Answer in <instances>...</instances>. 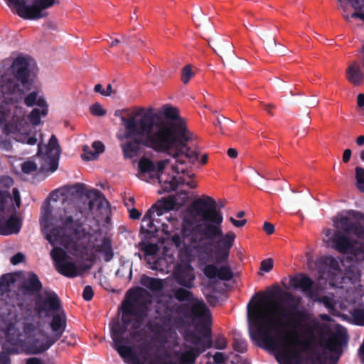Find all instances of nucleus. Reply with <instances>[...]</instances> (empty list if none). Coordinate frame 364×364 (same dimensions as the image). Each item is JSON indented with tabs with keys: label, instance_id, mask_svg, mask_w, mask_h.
Returning <instances> with one entry per match:
<instances>
[{
	"label": "nucleus",
	"instance_id": "nucleus-62",
	"mask_svg": "<svg viewBox=\"0 0 364 364\" xmlns=\"http://www.w3.org/2000/svg\"><path fill=\"white\" fill-rule=\"evenodd\" d=\"M363 0H359L358 1V6L355 9H358V8H360L361 6V2H363Z\"/></svg>",
	"mask_w": 364,
	"mask_h": 364
},
{
	"label": "nucleus",
	"instance_id": "nucleus-5",
	"mask_svg": "<svg viewBox=\"0 0 364 364\" xmlns=\"http://www.w3.org/2000/svg\"><path fill=\"white\" fill-rule=\"evenodd\" d=\"M70 187H63L53 192L51 198L55 203L52 210H44L41 218V226L46 239L53 245H62L66 249L68 243L77 240L83 232L78 228V210L73 201L68 200Z\"/></svg>",
	"mask_w": 364,
	"mask_h": 364
},
{
	"label": "nucleus",
	"instance_id": "nucleus-51",
	"mask_svg": "<svg viewBox=\"0 0 364 364\" xmlns=\"http://www.w3.org/2000/svg\"><path fill=\"white\" fill-rule=\"evenodd\" d=\"M26 364H42V363L38 358H30L26 360Z\"/></svg>",
	"mask_w": 364,
	"mask_h": 364
},
{
	"label": "nucleus",
	"instance_id": "nucleus-39",
	"mask_svg": "<svg viewBox=\"0 0 364 364\" xmlns=\"http://www.w3.org/2000/svg\"><path fill=\"white\" fill-rule=\"evenodd\" d=\"M263 230L269 235L274 232V225L269 222H264L263 224Z\"/></svg>",
	"mask_w": 364,
	"mask_h": 364
},
{
	"label": "nucleus",
	"instance_id": "nucleus-55",
	"mask_svg": "<svg viewBox=\"0 0 364 364\" xmlns=\"http://www.w3.org/2000/svg\"><path fill=\"white\" fill-rule=\"evenodd\" d=\"M339 1H346V0H338ZM358 1L359 0H346L354 9H356L358 6Z\"/></svg>",
	"mask_w": 364,
	"mask_h": 364
},
{
	"label": "nucleus",
	"instance_id": "nucleus-61",
	"mask_svg": "<svg viewBox=\"0 0 364 364\" xmlns=\"http://www.w3.org/2000/svg\"><path fill=\"white\" fill-rule=\"evenodd\" d=\"M360 159L364 161V150L360 152Z\"/></svg>",
	"mask_w": 364,
	"mask_h": 364
},
{
	"label": "nucleus",
	"instance_id": "nucleus-43",
	"mask_svg": "<svg viewBox=\"0 0 364 364\" xmlns=\"http://www.w3.org/2000/svg\"><path fill=\"white\" fill-rule=\"evenodd\" d=\"M230 221L236 228H242L247 223V220L245 219H243V220H237L235 219L232 217L230 218Z\"/></svg>",
	"mask_w": 364,
	"mask_h": 364
},
{
	"label": "nucleus",
	"instance_id": "nucleus-41",
	"mask_svg": "<svg viewBox=\"0 0 364 364\" xmlns=\"http://www.w3.org/2000/svg\"><path fill=\"white\" fill-rule=\"evenodd\" d=\"M24 259V255L21 253H17L16 255H14L11 258V262L16 265L21 262H23Z\"/></svg>",
	"mask_w": 364,
	"mask_h": 364
},
{
	"label": "nucleus",
	"instance_id": "nucleus-29",
	"mask_svg": "<svg viewBox=\"0 0 364 364\" xmlns=\"http://www.w3.org/2000/svg\"><path fill=\"white\" fill-rule=\"evenodd\" d=\"M156 218V215H154V213H150L149 209L142 219L143 228H146L149 230L154 225V221H157L158 223H161V225L164 226V230H166V228H167L166 225Z\"/></svg>",
	"mask_w": 364,
	"mask_h": 364
},
{
	"label": "nucleus",
	"instance_id": "nucleus-38",
	"mask_svg": "<svg viewBox=\"0 0 364 364\" xmlns=\"http://www.w3.org/2000/svg\"><path fill=\"white\" fill-rule=\"evenodd\" d=\"M263 41L268 49H272L276 46V41L271 35L264 34Z\"/></svg>",
	"mask_w": 364,
	"mask_h": 364
},
{
	"label": "nucleus",
	"instance_id": "nucleus-30",
	"mask_svg": "<svg viewBox=\"0 0 364 364\" xmlns=\"http://www.w3.org/2000/svg\"><path fill=\"white\" fill-rule=\"evenodd\" d=\"M194 75L195 71L191 65H186L181 69V80L184 85H187Z\"/></svg>",
	"mask_w": 364,
	"mask_h": 364
},
{
	"label": "nucleus",
	"instance_id": "nucleus-50",
	"mask_svg": "<svg viewBox=\"0 0 364 364\" xmlns=\"http://www.w3.org/2000/svg\"><path fill=\"white\" fill-rule=\"evenodd\" d=\"M350 156H351V151L350 149H346L343 152V160L345 163H347L350 159Z\"/></svg>",
	"mask_w": 364,
	"mask_h": 364
},
{
	"label": "nucleus",
	"instance_id": "nucleus-37",
	"mask_svg": "<svg viewBox=\"0 0 364 364\" xmlns=\"http://www.w3.org/2000/svg\"><path fill=\"white\" fill-rule=\"evenodd\" d=\"M273 268V260L272 259H264L261 262L260 272H269Z\"/></svg>",
	"mask_w": 364,
	"mask_h": 364
},
{
	"label": "nucleus",
	"instance_id": "nucleus-17",
	"mask_svg": "<svg viewBox=\"0 0 364 364\" xmlns=\"http://www.w3.org/2000/svg\"><path fill=\"white\" fill-rule=\"evenodd\" d=\"M203 272L206 277L210 279L230 280L233 274L228 266H218L215 264H208L203 267Z\"/></svg>",
	"mask_w": 364,
	"mask_h": 364
},
{
	"label": "nucleus",
	"instance_id": "nucleus-33",
	"mask_svg": "<svg viewBox=\"0 0 364 364\" xmlns=\"http://www.w3.org/2000/svg\"><path fill=\"white\" fill-rule=\"evenodd\" d=\"M341 344V338L337 336H331L326 343V348L331 351H336Z\"/></svg>",
	"mask_w": 364,
	"mask_h": 364
},
{
	"label": "nucleus",
	"instance_id": "nucleus-3",
	"mask_svg": "<svg viewBox=\"0 0 364 364\" xmlns=\"http://www.w3.org/2000/svg\"><path fill=\"white\" fill-rule=\"evenodd\" d=\"M223 216L216 208L215 201L209 196H203L193 201L182 213L181 234L173 237V241L180 249L178 260L172 275L181 285L191 287L196 279L195 270L191 264L193 252L198 250L206 239L217 240L211 256L216 262H225L234 245L236 235L232 231L223 234Z\"/></svg>",
	"mask_w": 364,
	"mask_h": 364
},
{
	"label": "nucleus",
	"instance_id": "nucleus-19",
	"mask_svg": "<svg viewBox=\"0 0 364 364\" xmlns=\"http://www.w3.org/2000/svg\"><path fill=\"white\" fill-rule=\"evenodd\" d=\"M346 77L350 84L355 86L363 84L364 73L358 62L353 61L349 63L346 70Z\"/></svg>",
	"mask_w": 364,
	"mask_h": 364
},
{
	"label": "nucleus",
	"instance_id": "nucleus-20",
	"mask_svg": "<svg viewBox=\"0 0 364 364\" xmlns=\"http://www.w3.org/2000/svg\"><path fill=\"white\" fill-rule=\"evenodd\" d=\"M144 250L147 255L146 259L151 269L161 272H167L165 259H160L158 261L154 260V256L158 251V247L156 245L148 244L144 247Z\"/></svg>",
	"mask_w": 364,
	"mask_h": 364
},
{
	"label": "nucleus",
	"instance_id": "nucleus-46",
	"mask_svg": "<svg viewBox=\"0 0 364 364\" xmlns=\"http://www.w3.org/2000/svg\"><path fill=\"white\" fill-rule=\"evenodd\" d=\"M127 41V37L125 36H122L121 37V39L119 38H115L114 40H112L110 43V46L111 47H115L117 46H118L119 44H120L122 41Z\"/></svg>",
	"mask_w": 364,
	"mask_h": 364
},
{
	"label": "nucleus",
	"instance_id": "nucleus-54",
	"mask_svg": "<svg viewBox=\"0 0 364 364\" xmlns=\"http://www.w3.org/2000/svg\"><path fill=\"white\" fill-rule=\"evenodd\" d=\"M140 216V213H139V211L136 209H132L131 211H130V217L133 219H136V218H139Z\"/></svg>",
	"mask_w": 364,
	"mask_h": 364
},
{
	"label": "nucleus",
	"instance_id": "nucleus-35",
	"mask_svg": "<svg viewBox=\"0 0 364 364\" xmlns=\"http://www.w3.org/2000/svg\"><path fill=\"white\" fill-rule=\"evenodd\" d=\"M22 170L26 173H31L36 171L38 168L37 161H26L21 166Z\"/></svg>",
	"mask_w": 364,
	"mask_h": 364
},
{
	"label": "nucleus",
	"instance_id": "nucleus-26",
	"mask_svg": "<svg viewBox=\"0 0 364 364\" xmlns=\"http://www.w3.org/2000/svg\"><path fill=\"white\" fill-rule=\"evenodd\" d=\"M93 90L103 97H117L119 96L117 87H114L112 84H108L105 88L100 83L96 84L94 86Z\"/></svg>",
	"mask_w": 364,
	"mask_h": 364
},
{
	"label": "nucleus",
	"instance_id": "nucleus-7",
	"mask_svg": "<svg viewBox=\"0 0 364 364\" xmlns=\"http://www.w3.org/2000/svg\"><path fill=\"white\" fill-rule=\"evenodd\" d=\"M30 59L18 55L10 68L0 77V102L4 105H14L22 100L25 90L33 84L30 71Z\"/></svg>",
	"mask_w": 364,
	"mask_h": 364
},
{
	"label": "nucleus",
	"instance_id": "nucleus-13",
	"mask_svg": "<svg viewBox=\"0 0 364 364\" xmlns=\"http://www.w3.org/2000/svg\"><path fill=\"white\" fill-rule=\"evenodd\" d=\"M60 147L55 136H52L47 145H38V151L36 161L38 168L43 172H54L58 165Z\"/></svg>",
	"mask_w": 364,
	"mask_h": 364
},
{
	"label": "nucleus",
	"instance_id": "nucleus-58",
	"mask_svg": "<svg viewBox=\"0 0 364 364\" xmlns=\"http://www.w3.org/2000/svg\"><path fill=\"white\" fill-rule=\"evenodd\" d=\"M356 143L358 146H363L364 144V135L359 136L356 139Z\"/></svg>",
	"mask_w": 364,
	"mask_h": 364
},
{
	"label": "nucleus",
	"instance_id": "nucleus-42",
	"mask_svg": "<svg viewBox=\"0 0 364 364\" xmlns=\"http://www.w3.org/2000/svg\"><path fill=\"white\" fill-rule=\"evenodd\" d=\"M0 183L2 186L9 187L13 184V180L9 176H3L0 179Z\"/></svg>",
	"mask_w": 364,
	"mask_h": 364
},
{
	"label": "nucleus",
	"instance_id": "nucleus-24",
	"mask_svg": "<svg viewBox=\"0 0 364 364\" xmlns=\"http://www.w3.org/2000/svg\"><path fill=\"white\" fill-rule=\"evenodd\" d=\"M50 327L53 331V338L56 341L62 336L65 328V316L63 313L55 315L50 323Z\"/></svg>",
	"mask_w": 364,
	"mask_h": 364
},
{
	"label": "nucleus",
	"instance_id": "nucleus-10",
	"mask_svg": "<svg viewBox=\"0 0 364 364\" xmlns=\"http://www.w3.org/2000/svg\"><path fill=\"white\" fill-rule=\"evenodd\" d=\"M9 109L0 107V148L10 150L12 140L18 142L34 145L37 142L35 134L23 117H14L10 120L6 118L9 114Z\"/></svg>",
	"mask_w": 364,
	"mask_h": 364
},
{
	"label": "nucleus",
	"instance_id": "nucleus-8",
	"mask_svg": "<svg viewBox=\"0 0 364 364\" xmlns=\"http://www.w3.org/2000/svg\"><path fill=\"white\" fill-rule=\"evenodd\" d=\"M8 341L4 348L11 354L26 353L37 354L48 349L55 342L33 324H28L23 333H18L16 328H11L7 333Z\"/></svg>",
	"mask_w": 364,
	"mask_h": 364
},
{
	"label": "nucleus",
	"instance_id": "nucleus-44",
	"mask_svg": "<svg viewBox=\"0 0 364 364\" xmlns=\"http://www.w3.org/2000/svg\"><path fill=\"white\" fill-rule=\"evenodd\" d=\"M227 343L225 338H219L215 341V346L218 349H223L226 347Z\"/></svg>",
	"mask_w": 364,
	"mask_h": 364
},
{
	"label": "nucleus",
	"instance_id": "nucleus-52",
	"mask_svg": "<svg viewBox=\"0 0 364 364\" xmlns=\"http://www.w3.org/2000/svg\"><path fill=\"white\" fill-rule=\"evenodd\" d=\"M357 103L360 107H362L364 106V95L363 94H359L358 95Z\"/></svg>",
	"mask_w": 364,
	"mask_h": 364
},
{
	"label": "nucleus",
	"instance_id": "nucleus-15",
	"mask_svg": "<svg viewBox=\"0 0 364 364\" xmlns=\"http://www.w3.org/2000/svg\"><path fill=\"white\" fill-rule=\"evenodd\" d=\"M176 297L179 301H188L193 315L200 318L203 325H210V314L205 304L199 300L191 299V293L185 289H179L176 291Z\"/></svg>",
	"mask_w": 364,
	"mask_h": 364
},
{
	"label": "nucleus",
	"instance_id": "nucleus-36",
	"mask_svg": "<svg viewBox=\"0 0 364 364\" xmlns=\"http://www.w3.org/2000/svg\"><path fill=\"white\" fill-rule=\"evenodd\" d=\"M46 304L52 310L58 309L60 306L59 301L55 294H50L48 295Z\"/></svg>",
	"mask_w": 364,
	"mask_h": 364
},
{
	"label": "nucleus",
	"instance_id": "nucleus-1",
	"mask_svg": "<svg viewBox=\"0 0 364 364\" xmlns=\"http://www.w3.org/2000/svg\"><path fill=\"white\" fill-rule=\"evenodd\" d=\"M122 129L117 133L125 158L138 154L142 147L171 159L160 160L155 166L143 158L138 164L141 175L157 173V179L166 191L175 190L178 184L195 176L192 166L199 159V152L188 145L193 134L188 129L179 109L164 104L158 109L135 107L127 117H122Z\"/></svg>",
	"mask_w": 364,
	"mask_h": 364
},
{
	"label": "nucleus",
	"instance_id": "nucleus-6",
	"mask_svg": "<svg viewBox=\"0 0 364 364\" xmlns=\"http://www.w3.org/2000/svg\"><path fill=\"white\" fill-rule=\"evenodd\" d=\"M336 228L343 231L333 232L326 230L325 234L333 249L355 257L358 260L364 259V227L359 221L344 216H337L333 219Z\"/></svg>",
	"mask_w": 364,
	"mask_h": 364
},
{
	"label": "nucleus",
	"instance_id": "nucleus-11",
	"mask_svg": "<svg viewBox=\"0 0 364 364\" xmlns=\"http://www.w3.org/2000/svg\"><path fill=\"white\" fill-rule=\"evenodd\" d=\"M21 205V196L18 191L14 188L12 196H0V234L11 235L19 232L21 223L16 216H11L4 222L6 216L14 213Z\"/></svg>",
	"mask_w": 364,
	"mask_h": 364
},
{
	"label": "nucleus",
	"instance_id": "nucleus-4",
	"mask_svg": "<svg viewBox=\"0 0 364 364\" xmlns=\"http://www.w3.org/2000/svg\"><path fill=\"white\" fill-rule=\"evenodd\" d=\"M127 315L123 314V324L114 323L111 328L114 348L123 359L133 364H193L196 358L211 346L209 325H203L201 336L194 341V347L185 346L179 350L175 343L176 332L169 323H163L154 336L155 345L164 350V360L153 361L138 355L134 351L135 345L141 338L140 323L125 321Z\"/></svg>",
	"mask_w": 364,
	"mask_h": 364
},
{
	"label": "nucleus",
	"instance_id": "nucleus-32",
	"mask_svg": "<svg viewBox=\"0 0 364 364\" xmlns=\"http://www.w3.org/2000/svg\"><path fill=\"white\" fill-rule=\"evenodd\" d=\"M90 112L96 117H102L107 114V110L100 103H95L90 106Z\"/></svg>",
	"mask_w": 364,
	"mask_h": 364
},
{
	"label": "nucleus",
	"instance_id": "nucleus-59",
	"mask_svg": "<svg viewBox=\"0 0 364 364\" xmlns=\"http://www.w3.org/2000/svg\"><path fill=\"white\" fill-rule=\"evenodd\" d=\"M360 356L362 358H364V343L360 348Z\"/></svg>",
	"mask_w": 364,
	"mask_h": 364
},
{
	"label": "nucleus",
	"instance_id": "nucleus-25",
	"mask_svg": "<svg viewBox=\"0 0 364 364\" xmlns=\"http://www.w3.org/2000/svg\"><path fill=\"white\" fill-rule=\"evenodd\" d=\"M24 103L28 107H32L34 105L39 107H48L46 97L43 95H40L38 90H34L29 92L24 97Z\"/></svg>",
	"mask_w": 364,
	"mask_h": 364
},
{
	"label": "nucleus",
	"instance_id": "nucleus-31",
	"mask_svg": "<svg viewBox=\"0 0 364 364\" xmlns=\"http://www.w3.org/2000/svg\"><path fill=\"white\" fill-rule=\"evenodd\" d=\"M356 186L362 192H364V168L360 166L355 168Z\"/></svg>",
	"mask_w": 364,
	"mask_h": 364
},
{
	"label": "nucleus",
	"instance_id": "nucleus-34",
	"mask_svg": "<svg viewBox=\"0 0 364 364\" xmlns=\"http://www.w3.org/2000/svg\"><path fill=\"white\" fill-rule=\"evenodd\" d=\"M90 198H93V200H90L89 203V209L92 210L95 205H97L102 200V196L98 191H92L88 194Z\"/></svg>",
	"mask_w": 364,
	"mask_h": 364
},
{
	"label": "nucleus",
	"instance_id": "nucleus-18",
	"mask_svg": "<svg viewBox=\"0 0 364 364\" xmlns=\"http://www.w3.org/2000/svg\"><path fill=\"white\" fill-rule=\"evenodd\" d=\"M326 263L329 266L328 279L333 286L340 287L344 279L343 274L340 269L341 262L333 257H328Z\"/></svg>",
	"mask_w": 364,
	"mask_h": 364
},
{
	"label": "nucleus",
	"instance_id": "nucleus-22",
	"mask_svg": "<svg viewBox=\"0 0 364 364\" xmlns=\"http://www.w3.org/2000/svg\"><path fill=\"white\" fill-rule=\"evenodd\" d=\"M291 286L294 288L301 289L307 296L313 300H316L311 293V281L304 275H298L292 278L290 281Z\"/></svg>",
	"mask_w": 364,
	"mask_h": 364
},
{
	"label": "nucleus",
	"instance_id": "nucleus-14",
	"mask_svg": "<svg viewBox=\"0 0 364 364\" xmlns=\"http://www.w3.org/2000/svg\"><path fill=\"white\" fill-rule=\"evenodd\" d=\"M53 247L50 255L58 272L68 277H75L82 273L84 271L82 268L68 260V257L72 255L68 253L67 250L65 252L58 245Z\"/></svg>",
	"mask_w": 364,
	"mask_h": 364
},
{
	"label": "nucleus",
	"instance_id": "nucleus-47",
	"mask_svg": "<svg viewBox=\"0 0 364 364\" xmlns=\"http://www.w3.org/2000/svg\"><path fill=\"white\" fill-rule=\"evenodd\" d=\"M227 154L229 157L232 159H235L237 157L238 153L237 151L234 148H230L227 151Z\"/></svg>",
	"mask_w": 364,
	"mask_h": 364
},
{
	"label": "nucleus",
	"instance_id": "nucleus-53",
	"mask_svg": "<svg viewBox=\"0 0 364 364\" xmlns=\"http://www.w3.org/2000/svg\"><path fill=\"white\" fill-rule=\"evenodd\" d=\"M166 220L173 226H176L178 220L176 217L170 215L168 217L166 218Z\"/></svg>",
	"mask_w": 364,
	"mask_h": 364
},
{
	"label": "nucleus",
	"instance_id": "nucleus-64",
	"mask_svg": "<svg viewBox=\"0 0 364 364\" xmlns=\"http://www.w3.org/2000/svg\"><path fill=\"white\" fill-rule=\"evenodd\" d=\"M358 324H360V325H364V322H360V323H358Z\"/></svg>",
	"mask_w": 364,
	"mask_h": 364
},
{
	"label": "nucleus",
	"instance_id": "nucleus-27",
	"mask_svg": "<svg viewBox=\"0 0 364 364\" xmlns=\"http://www.w3.org/2000/svg\"><path fill=\"white\" fill-rule=\"evenodd\" d=\"M141 284L152 291L160 290L163 287V281L159 279H154L148 277H142Z\"/></svg>",
	"mask_w": 364,
	"mask_h": 364
},
{
	"label": "nucleus",
	"instance_id": "nucleus-16",
	"mask_svg": "<svg viewBox=\"0 0 364 364\" xmlns=\"http://www.w3.org/2000/svg\"><path fill=\"white\" fill-rule=\"evenodd\" d=\"M188 200V197L184 194L181 201L178 202L177 196L163 198L159 200L150 208V213H154V215L157 218L162 216L164 213L173 210H178L182 207Z\"/></svg>",
	"mask_w": 364,
	"mask_h": 364
},
{
	"label": "nucleus",
	"instance_id": "nucleus-48",
	"mask_svg": "<svg viewBox=\"0 0 364 364\" xmlns=\"http://www.w3.org/2000/svg\"><path fill=\"white\" fill-rule=\"evenodd\" d=\"M213 358L216 363H221L224 360V355L222 353H217L215 354Z\"/></svg>",
	"mask_w": 364,
	"mask_h": 364
},
{
	"label": "nucleus",
	"instance_id": "nucleus-57",
	"mask_svg": "<svg viewBox=\"0 0 364 364\" xmlns=\"http://www.w3.org/2000/svg\"><path fill=\"white\" fill-rule=\"evenodd\" d=\"M208 156L207 154H203L200 156V163L204 165L208 162Z\"/></svg>",
	"mask_w": 364,
	"mask_h": 364
},
{
	"label": "nucleus",
	"instance_id": "nucleus-28",
	"mask_svg": "<svg viewBox=\"0 0 364 364\" xmlns=\"http://www.w3.org/2000/svg\"><path fill=\"white\" fill-rule=\"evenodd\" d=\"M48 107H40L41 109H33L28 115L29 121L34 125H38L41 122V117H45L48 113Z\"/></svg>",
	"mask_w": 364,
	"mask_h": 364
},
{
	"label": "nucleus",
	"instance_id": "nucleus-21",
	"mask_svg": "<svg viewBox=\"0 0 364 364\" xmlns=\"http://www.w3.org/2000/svg\"><path fill=\"white\" fill-rule=\"evenodd\" d=\"M105 151L104 144L99 141H94L92 144V149L87 146L84 145L82 147V159L86 161L95 160L99 157V155Z\"/></svg>",
	"mask_w": 364,
	"mask_h": 364
},
{
	"label": "nucleus",
	"instance_id": "nucleus-2",
	"mask_svg": "<svg viewBox=\"0 0 364 364\" xmlns=\"http://www.w3.org/2000/svg\"><path fill=\"white\" fill-rule=\"evenodd\" d=\"M247 316L251 337L275 349L280 364H297L300 350L313 341L306 312L279 305L266 295L250 300Z\"/></svg>",
	"mask_w": 364,
	"mask_h": 364
},
{
	"label": "nucleus",
	"instance_id": "nucleus-60",
	"mask_svg": "<svg viewBox=\"0 0 364 364\" xmlns=\"http://www.w3.org/2000/svg\"><path fill=\"white\" fill-rule=\"evenodd\" d=\"M244 215H245L244 211H240L237 214V218H242Z\"/></svg>",
	"mask_w": 364,
	"mask_h": 364
},
{
	"label": "nucleus",
	"instance_id": "nucleus-40",
	"mask_svg": "<svg viewBox=\"0 0 364 364\" xmlns=\"http://www.w3.org/2000/svg\"><path fill=\"white\" fill-rule=\"evenodd\" d=\"M93 296V291L91 287L87 286L85 287L83 291V298L89 301L92 298Z\"/></svg>",
	"mask_w": 364,
	"mask_h": 364
},
{
	"label": "nucleus",
	"instance_id": "nucleus-45",
	"mask_svg": "<svg viewBox=\"0 0 364 364\" xmlns=\"http://www.w3.org/2000/svg\"><path fill=\"white\" fill-rule=\"evenodd\" d=\"M0 364H11V359L7 354L0 353Z\"/></svg>",
	"mask_w": 364,
	"mask_h": 364
},
{
	"label": "nucleus",
	"instance_id": "nucleus-23",
	"mask_svg": "<svg viewBox=\"0 0 364 364\" xmlns=\"http://www.w3.org/2000/svg\"><path fill=\"white\" fill-rule=\"evenodd\" d=\"M233 46L230 42L219 39L214 42L213 49L220 58H232L235 55Z\"/></svg>",
	"mask_w": 364,
	"mask_h": 364
},
{
	"label": "nucleus",
	"instance_id": "nucleus-49",
	"mask_svg": "<svg viewBox=\"0 0 364 364\" xmlns=\"http://www.w3.org/2000/svg\"><path fill=\"white\" fill-rule=\"evenodd\" d=\"M32 282V286L34 289H38L40 287V282L37 279L35 275H32L31 277Z\"/></svg>",
	"mask_w": 364,
	"mask_h": 364
},
{
	"label": "nucleus",
	"instance_id": "nucleus-56",
	"mask_svg": "<svg viewBox=\"0 0 364 364\" xmlns=\"http://www.w3.org/2000/svg\"><path fill=\"white\" fill-rule=\"evenodd\" d=\"M351 17H358L364 21V11L363 12H355L351 15Z\"/></svg>",
	"mask_w": 364,
	"mask_h": 364
},
{
	"label": "nucleus",
	"instance_id": "nucleus-12",
	"mask_svg": "<svg viewBox=\"0 0 364 364\" xmlns=\"http://www.w3.org/2000/svg\"><path fill=\"white\" fill-rule=\"evenodd\" d=\"M18 14L28 19H37L47 15L45 9L59 4V0H8Z\"/></svg>",
	"mask_w": 364,
	"mask_h": 364
},
{
	"label": "nucleus",
	"instance_id": "nucleus-63",
	"mask_svg": "<svg viewBox=\"0 0 364 364\" xmlns=\"http://www.w3.org/2000/svg\"><path fill=\"white\" fill-rule=\"evenodd\" d=\"M255 173L257 175V176H260L259 173L256 171V170H253Z\"/></svg>",
	"mask_w": 364,
	"mask_h": 364
},
{
	"label": "nucleus",
	"instance_id": "nucleus-9",
	"mask_svg": "<svg viewBox=\"0 0 364 364\" xmlns=\"http://www.w3.org/2000/svg\"><path fill=\"white\" fill-rule=\"evenodd\" d=\"M68 253L75 258L92 260L103 258L109 261L113 256L110 241L101 234L87 235L84 232L66 246Z\"/></svg>",
	"mask_w": 364,
	"mask_h": 364
}]
</instances>
